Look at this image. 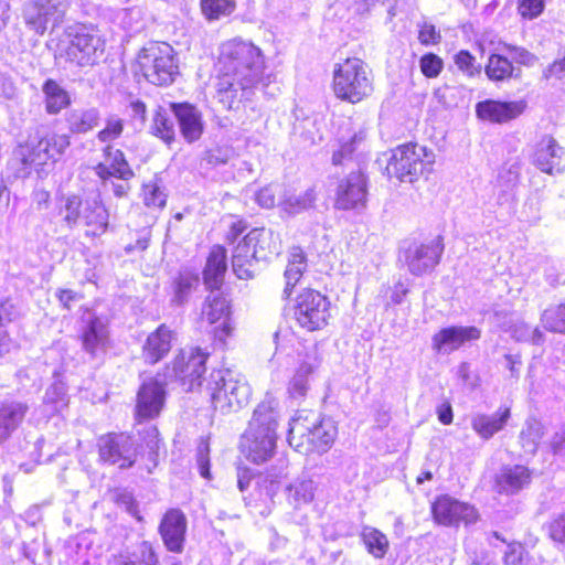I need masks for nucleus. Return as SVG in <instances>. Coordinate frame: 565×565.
Segmentation results:
<instances>
[{
    "instance_id": "nucleus-2",
    "label": "nucleus",
    "mask_w": 565,
    "mask_h": 565,
    "mask_svg": "<svg viewBox=\"0 0 565 565\" xmlns=\"http://www.w3.org/2000/svg\"><path fill=\"white\" fill-rule=\"evenodd\" d=\"M278 412L273 401H263L254 409L248 427L242 436L241 449L255 463L267 461L275 452Z\"/></svg>"
},
{
    "instance_id": "nucleus-63",
    "label": "nucleus",
    "mask_w": 565,
    "mask_h": 565,
    "mask_svg": "<svg viewBox=\"0 0 565 565\" xmlns=\"http://www.w3.org/2000/svg\"><path fill=\"white\" fill-rule=\"evenodd\" d=\"M440 35L433 24L424 23L420 26L418 40L422 44H435L439 41Z\"/></svg>"
},
{
    "instance_id": "nucleus-53",
    "label": "nucleus",
    "mask_w": 565,
    "mask_h": 565,
    "mask_svg": "<svg viewBox=\"0 0 565 565\" xmlns=\"http://www.w3.org/2000/svg\"><path fill=\"white\" fill-rule=\"evenodd\" d=\"M502 49L510 55L511 61L516 64L532 66L537 61V57L524 47L504 43Z\"/></svg>"
},
{
    "instance_id": "nucleus-32",
    "label": "nucleus",
    "mask_w": 565,
    "mask_h": 565,
    "mask_svg": "<svg viewBox=\"0 0 565 565\" xmlns=\"http://www.w3.org/2000/svg\"><path fill=\"white\" fill-rule=\"evenodd\" d=\"M487 77L492 82H503L519 77L521 70L513 65V62L502 53H491L484 66Z\"/></svg>"
},
{
    "instance_id": "nucleus-21",
    "label": "nucleus",
    "mask_w": 565,
    "mask_h": 565,
    "mask_svg": "<svg viewBox=\"0 0 565 565\" xmlns=\"http://www.w3.org/2000/svg\"><path fill=\"white\" fill-rule=\"evenodd\" d=\"M533 163L545 173H561L565 170V150L551 137H543L536 145Z\"/></svg>"
},
{
    "instance_id": "nucleus-37",
    "label": "nucleus",
    "mask_w": 565,
    "mask_h": 565,
    "mask_svg": "<svg viewBox=\"0 0 565 565\" xmlns=\"http://www.w3.org/2000/svg\"><path fill=\"white\" fill-rule=\"evenodd\" d=\"M307 267L306 256L300 247H292L289 252L288 265L285 270L286 286L284 294L289 297L292 288L300 280Z\"/></svg>"
},
{
    "instance_id": "nucleus-44",
    "label": "nucleus",
    "mask_w": 565,
    "mask_h": 565,
    "mask_svg": "<svg viewBox=\"0 0 565 565\" xmlns=\"http://www.w3.org/2000/svg\"><path fill=\"white\" fill-rule=\"evenodd\" d=\"M541 322L551 332L565 333V302L544 310Z\"/></svg>"
},
{
    "instance_id": "nucleus-41",
    "label": "nucleus",
    "mask_w": 565,
    "mask_h": 565,
    "mask_svg": "<svg viewBox=\"0 0 565 565\" xmlns=\"http://www.w3.org/2000/svg\"><path fill=\"white\" fill-rule=\"evenodd\" d=\"M365 138L366 132L362 128L355 130L349 139L341 137L339 140L340 147L333 152L332 163L334 166L343 163L364 142Z\"/></svg>"
},
{
    "instance_id": "nucleus-3",
    "label": "nucleus",
    "mask_w": 565,
    "mask_h": 565,
    "mask_svg": "<svg viewBox=\"0 0 565 565\" xmlns=\"http://www.w3.org/2000/svg\"><path fill=\"white\" fill-rule=\"evenodd\" d=\"M338 428L330 418L312 411L298 412L289 423L288 443L300 454L327 452L333 445Z\"/></svg>"
},
{
    "instance_id": "nucleus-64",
    "label": "nucleus",
    "mask_w": 565,
    "mask_h": 565,
    "mask_svg": "<svg viewBox=\"0 0 565 565\" xmlns=\"http://www.w3.org/2000/svg\"><path fill=\"white\" fill-rule=\"evenodd\" d=\"M543 76L548 79L555 77L562 79L565 77V56L550 64L544 71Z\"/></svg>"
},
{
    "instance_id": "nucleus-25",
    "label": "nucleus",
    "mask_w": 565,
    "mask_h": 565,
    "mask_svg": "<svg viewBox=\"0 0 565 565\" xmlns=\"http://www.w3.org/2000/svg\"><path fill=\"white\" fill-rule=\"evenodd\" d=\"M84 322L85 327L82 333L83 348L92 356H96L99 352L106 350L108 343L107 322L90 313L84 319Z\"/></svg>"
},
{
    "instance_id": "nucleus-18",
    "label": "nucleus",
    "mask_w": 565,
    "mask_h": 565,
    "mask_svg": "<svg viewBox=\"0 0 565 565\" xmlns=\"http://www.w3.org/2000/svg\"><path fill=\"white\" fill-rule=\"evenodd\" d=\"M366 196L367 184L365 175L360 171L352 172L339 182L335 207L340 210L364 207Z\"/></svg>"
},
{
    "instance_id": "nucleus-50",
    "label": "nucleus",
    "mask_w": 565,
    "mask_h": 565,
    "mask_svg": "<svg viewBox=\"0 0 565 565\" xmlns=\"http://www.w3.org/2000/svg\"><path fill=\"white\" fill-rule=\"evenodd\" d=\"M124 131V120L117 116L106 119L105 128L97 134L98 141L108 143L118 139Z\"/></svg>"
},
{
    "instance_id": "nucleus-59",
    "label": "nucleus",
    "mask_w": 565,
    "mask_h": 565,
    "mask_svg": "<svg viewBox=\"0 0 565 565\" xmlns=\"http://www.w3.org/2000/svg\"><path fill=\"white\" fill-rule=\"evenodd\" d=\"M543 10V0H519V12L524 18L533 19Z\"/></svg>"
},
{
    "instance_id": "nucleus-24",
    "label": "nucleus",
    "mask_w": 565,
    "mask_h": 565,
    "mask_svg": "<svg viewBox=\"0 0 565 565\" xmlns=\"http://www.w3.org/2000/svg\"><path fill=\"white\" fill-rule=\"evenodd\" d=\"M103 152L104 161L99 162L95 167V172L100 179L107 180L110 177H115L120 180L128 181L134 177V172L126 161L121 150L107 145Z\"/></svg>"
},
{
    "instance_id": "nucleus-19",
    "label": "nucleus",
    "mask_w": 565,
    "mask_h": 565,
    "mask_svg": "<svg viewBox=\"0 0 565 565\" xmlns=\"http://www.w3.org/2000/svg\"><path fill=\"white\" fill-rule=\"evenodd\" d=\"M188 521L179 509L168 510L159 525V533L168 551L182 553L185 542Z\"/></svg>"
},
{
    "instance_id": "nucleus-4",
    "label": "nucleus",
    "mask_w": 565,
    "mask_h": 565,
    "mask_svg": "<svg viewBox=\"0 0 565 565\" xmlns=\"http://www.w3.org/2000/svg\"><path fill=\"white\" fill-rule=\"evenodd\" d=\"M206 390L213 407L223 414L239 411L248 404L252 396V388L245 376L227 369L213 371Z\"/></svg>"
},
{
    "instance_id": "nucleus-61",
    "label": "nucleus",
    "mask_w": 565,
    "mask_h": 565,
    "mask_svg": "<svg viewBox=\"0 0 565 565\" xmlns=\"http://www.w3.org/2000/svg\"><path fill=\"white\" fill-rule=\"evenodd\" d=\"M524 548L520 544H510L504 553L503 562L505 565H522Z\"/></svg>"
},
{
    "instance_id": "nucleus-22",
    "label": "nucleus",
    "mask_w": 565,
    "mask_h": 565,
    "mask_svg": "<svg viewBox=\"0 0 565 565\" xmlns=\"http://www.w3.org/2000/svg\"><path fill=\"white\" fill-rule=\"evenodd\" d=\"M525 109L522 100L500 102L487 99L476 105L478 118L495 124H503L520 116Z\"/></svg>"
},
{
    "instance_id": "nucleus-42",
    "label": "nucleus",
    "mask_w": 565,
    "mask_h": 565,
    "mask_svg": "<svg viewBox=\"0 0 565 565\" xmlns=\"http://www.w3.org/2000/svg\"><path fill=\"white\" fill-rule=\"evenodd\" d=\"M150 129L154 136L162 139L166 143H170L174 140V124L167 110L161 107L156 110Z\"/></svg>"
},
{
    "instance_id": "nucleus-51",
    "label": "nucleus",
    "mask_w": 565,
    "mask_h": 565,
    "mask_svg": "<svg viewBox=\"0 0 565 565\" xmlns=\"http://www.w3.org/2000/svg\"><path fill=\"white\" fill-rule=\"evenodd\" d=\"M512 335L518 341H531L534 344H539L543 341V333L537 328L532 329L523 321L514 323L512 327Z\"/></svg>"
},
{
    "instance_id": "nucleus-28",
    "label": "nucleus",
    "mask_w": 565,
    "mask_h": 565,
    "mask_svg": "<svg viewBox=\"0 0 565 565\" xmlns=\"http://www.w3.org/2000/svg\"><path fill=\"white\" fill-rule=\"evenodd\" d=\"M109 212L103 204L99 194H95L84 201L82 220L90 231L87 235L98 236L106 233L108 228Z\"/></svg>"
},
{
    "instance_id": "nucleus-10",
    "label": "nucleus",
    "mask_w": 565,
    "mask_h": 565,
    "mask_svg": "<svg viewBox=\"0 0 565 565\" xmlns=\"http://www.w3.org/2000/svg\"><path fill=\"white\" fill-rule=\"evenodd\" d=\"M294 317L302 329L317 331L324 328L331 317L329 299L313 289H305L296 298Z\"/></svg>"
},
{
    "instance_id": "nucleus-16",
    "label": "nucleus",
    "mask_w": 565,
    "mask_h": 565,
    "mask_svg": "<svg viewBox=\"0 0 565 565\" xmlns=\"http://www.w3.org/2000/svg\"><path fill=\"white\" fill-rule=\"evenodd\" d=\"M166 382L157 377H151L142 382L136 398V417L141 419H152L157 417L163 408L166 402Z\"/></svg>"
},
{
    "instance_id": "nucleus-6",
    "label": "nucleus",
    "mask_w": 565,
    "mask_h": 565,
    "mask_svg": "<svg viewBox=\"0 0 565 565\" xmlns=\"http://www.w3.org/2000/svg\"><path fill=\"white\" fill-rule=\"evenodd\" d=\"M435 163V154L417 143L402 145L392 151L386 166L390 178L401 182H414L418 177L429 173Z\"/></svg>"
},
{
    "instance_id": "nucleus-31",
    "label": "nucleus",
    "mask_w": 565,
    "mask_h": 565,
    "mask_svg": "<svg viewBox=\"0 0 565 565\" xmlns=\"http://www.w3.org/2000/svg\"><path fill=\"white\" fill-rule=\"evenodd\" d=\"M227 269L226 250L216 245L210 252L206 266L203 271L204 284L209 289H220Z\"/></svg>"
},
{
    "instance_id": "nucleus-46",
    "label": "nucleus",
    "mask_w": 565,
    "mask_h": 565,
    "mask_svg": "<svg viewBox=\"0 0 565 565\" xmlns=\"http://www.w3.org/2000/svg\"><path fill=\"white\" fill-rule=\"evenodd\" d=\"M315 200L313 190H307L300 194H290L286 196L280 204L286 212L296 214L311 207Z\"/></svg>"
},
{
    "instance_id": "nucleus-15",
    "label": "nucleus",
    "mask_w": 565,
    "mask_h": 565,
    "mask_svg": "<svg viewBox=\"0 0 565 565\" xmlns=\"http://www.w3.org/2000/svg\"><path fill=\"white\" fill-rule=\"evenodd\" d=\"M99 456L104 461L118 465L120 468L131 467L136 461L137 450L134 439L126 434H109L100 437Z\"/></svg>"
},
{
    "instance_id": "nucleus-35",
    "label": "nucleus",
    "mask_w": 565,
    "mask_h": 565,
    "mask_svg": "<svg viewBox=\"0 0 565 565\" xmlns=\"http://www.w3.org/2000/svg\"><path fill=\"white\" fill-rule=\"evenodd\" d=\"M546 434L545 426L535 418H527L520 431L519 444L524 452L534 455Z\"/></svg>"
},
{
    "instance_id": "nucleus-14",
    "label": "nucleus",
    "mask_w": 565,
    "mask_h": 565,
    "mask_svg": "<svg viewBox=\"0 0 565 565\" xmlns=\"http://www.w3.org/2000/svg\"><path fill=\"white\" fill-rule=\"evenodd\" d=\"M230 316L231 305L227 298L218 289H210L202 306L201 318L209 324L220 322V327L214 329V338L222 344H225L226 339L233 333Z\"/></svg>"
},
{
    "instance_id": "nucleus-39",
    "label": "nucleus",
    "mask_w": 565,
    "mask_h": 565,
    "mask_svg": "<svg viewBox=\"0 0 565 565\" xmlns=\"http://www.w3.org/2000/svg\"><path fill=\"white\" fill-rule=\"evenodd\" d=\"M315 367L312 363L307 361L300 363L288 384V394L290 397L298 399L307 395L309 391V376L312 374Z\"/></svg>"
},
{
    "instance_id": "nucleus-36",
    "label": "nucleus",
    "mask_w": 565,
    "mask_h": 565,
    "mask_svg": "<svg viewBox=\"0 0 565 565\" xmlns=\"http://www.w3.org/2000/svg\"><path fill=\"white\" fill-rule=\"evenodd\" d=\"M45 109L49 114H58L71 104L68 93L54 79H47L42 87Z\"/></svg>"
},
{
    "instance_id": "nucleus-52",
    "label": "nucleus",
    "mask_w": 565,
    "mask_h": 565,
    "mask_svg": "<svg viewBox=\"0 0 565 565\" xmlns=\"http://www.w3.org/2000/svg\"><path fill=\"white\" fill-rule=\"evenodd\" d=\"M256 263L257 262H255V259L243 257L242 254L233 252L232 267L233 271L239 279L250 278Z\"/></svg>"
},
{
    "instance_id": "nucleus-48",
    "label": "nucleus",
    "mask_w": 565,
    "mask_h": 565,
    "mask_svg": "<svg viewBox=\"0 0 565 565\" xmlns=\"http://www.w3.org/2000/svg\"><path fill=\"white\" fill-rule=\"evenodd\" d=\"M143 202L149 207H163L167 194L158 181L153 180L143 185Z\"/></svg>"
},
{
    "instance_id": "nucleus-29",
    "label": "nucleus",
    "mask_w": 565,
    "mask_h": 565,
    "mask_svg": "<svg viewBox=\"0 0 565 565\" xmlns=\"http://www.w3.org/2000/svg\"><path fill=\"white\" fill-rule=\"evenodd\" d=\"M511 417L510 408H499L493 414L478 413L471 417V427L482 439L488 440L501 431Z\"/></svg>"
},
{
    "instance_id": "nucleus-12",
    "label": "nucleus",
    "mask_w": 565,
    "mask_h": 565,
    "mask_svg": "<svg viewBox=\"0 0 565 565\" xmlns=\"http://www.w3.org/2000/svg\"><path fill=\"white\" fill-rule=\"evenodd\" d=\"M209 353L200 348L182 350L172 361V366H167V379L178 380L186 391H192L201 385L202 375L205 373V362Z\"/></svg>"
},
{
    "instance_id": "nucleus-33",
    "label": "nucleus",
    "mask_w": 565,
    "mask_h": 565,
    "mask_svg": "<svg viewBox=\"0 0 565 565\" xmlns=\"http://www.w3.org/2000/svg\"><path fill=\"white\" fill-rule=\"evenodd\" d=\"M249 242L256 247L257 257L266 260L273 255H278L281 248V241L277 233L267 228H253L249 231Z\"/></svg>"
},
{
    "instance_id": "nucleus-47",
    "label": "nucleus",
    "mask_w": 565,
    "mask_h": 565,
    "mask_svg": "<svg viewBox=\"0 0 565 565\" xmlns=\"http://www.w3.org/2000/svg\"><path fill=\"white\" fill-rule=\"evenodd\" d=\"M44 403L51 405V412H60L67 405L66 387L62 382L50 385L44 395Z\"/></svg>"
},
{
    "instance_id": "nucleus-55",
    "label": "nucleus",
    "mask_w": 565,
    "mask_h": 565,
    "mask_svg": "<svg viewBox=\"0 0 565 565\" xmlns=\"http://www.w3.org/2000/svg\"><path fill=\"white\" fill-rule=\"evenodd\" d=\"M455 63L460 71L468 76H473L480 73V65L476 64V58L468 51H460L455 55Z\"/></svg>"
},
{
    "instance_id": "nucleus-62",
    "label": "nucleus",
    "mask_w": 565,
    "mask_h": 565,
    "mask_svg": "<svg viewBox=\"0 0 565 565\" xmlns=\"http://www.w3.org/2000/svg\"><path fill=\"white\" fill-rule=\"evenodd\" d=\"M548 447L554 456L565 458V427L553 435Z\"/></svg>"
},
{
    "instance_id": "nucleus-56",
    "label": "nucleus",
    "mask_w": 565,
    "mask_h": 565,
    "mask_svg": "<svg viewBox=\"0 0 565 565\" xmlns=\"http://www.w3.org/2000/svg\"><path fill=\"white\" fill-rule=\"evenodd\" d=\"M550 539L565 547V512L555 516L547 525Z\"/></svg>"
},
{
    "instance_id": "nucleus-23",
    "label": "nucleus",
    "mask_w": 565,
    "mask_h": 565,
    "mask_svg": "<svg viewBox=\"0 0 565 565\" xmlns=\"http://www.w3.org/2000/svg\"><path fill=\"white\" fill-rule=\"evenodd\" d=\"M177 333L168 326L161 324L151 332L142 345V359L147 364H156L170 352Z\"/></svg>"
},
{
    "instance_id": "nucleus-7",
    "label": "nucleus",
    "mask_w": 565,
    "mask_h": 565,
    "mask_svg": "<svg viewBox=\"0 0 565 565\" xmlns=\"http://www.w3.org/2000/svg\"><path fill=\"white\" fill-rule=\"evenodd\" d=\"M137 72L157 86L173 83L178 75V64L172 46L154 43L143 47L137 56Z\"/></svg>"
},
{
    "instance_id": "nucleus-17",
    "label": "nucleus",
    "mask_w": 565,
    "mask_h": 565,
    "mask_svg": "<svg viewBox=\"0 0 565 565\" xmlns=\"http://www.w3.org/2000/svg\"><path fill=\"white\" fill-rule=\"evenodd\" d=\"M431 512L437 523L447 526L458 525L460 522L471 524L478 519V513L472 505L449 495L439 497L433 503Z\"/></svg>"
},
{
    "instance_id": "nucleus-49",
    "label": "nucleus",
    "mask_w": 565,
    "mask_h": 565,
    "mask_svg": "<svg viewBox=\"0 0 565 565\" xmlns=\"http://www.w3.org/2000/svg\"><path fill=\"white\" fill-rule=\"evenodd\" d=\"M64 220L70 226H75L82 220L84 202L78 195L72 194L65 199Z\"/></svg>"
},
{
    "instance_id": "nucleus-40",
    "label": "nucleus",
    "mask_w": 565,
    "mask_h": 565,
    "mask_svg": "<svg viewBox=\"0 0 565 565\" xmlns=\"http://www.w3.org/2000/svg\"><path fill=\"white\" fill-rule=\"evenodd\" d=\"M199 285V277L190 271H182L173 282L172 302L183 305L188 301L192 290Z\"/></svg>"
},
{
    "instance_id": "nucleus-58",
    "label": "nucleus",
    "mask_w": 565,
    "mask_h": 565,
    "mask_svg": "<svg viewBox=\"0 0 565 565\" xmlns=\"http://www.w3.org/2000/svg\"><path fill=\"white\" fill-rule=\"evenodd\" d=\"M278 186L268 185L263 189H260L255 194V201L259 204V206L265 209H271L276 204V193H277Z\"/></svg>"
},
{
    "instance_id": "nucleus-8",
    "label": "nucleus",
    "mask_w": 565,
    "mask_h": 565,
    "mask_svg": "<svg viewBox=\"0 0 565 565\" xmlns=\"http://www.w3.org/2000/svg\"><path fill=\"white\" fill-rule=\"evenodd\" d=\"M67 135L47 134L39 140H29L14 150V161L22 164V175L30 173L32 166H44L50 160L56 161L60 156L70 147Z\"/></svg>"
},
{
    "instance_id": "nucleus-26",
    "label": "nucleus",
    "mask_w": 565,
    "mask_h": 565,
    "mask_svg": "<svg viewBox=\"0 0 565 565\" xmlns=\"http://www.w3.org/2000/svg\"><path fill=\"white\" fill-rule=\"evenodd\" d=\"M532 480V471L523 465L504 466L495 477L499 493L516 494Z\"/></svg>"
},
{
    "instance_id": "nucleus-60",
    "label": "nucleus",
    "mask_w": 565,
    "mask_h": 565,
    "mask_svg": "<svg viewBox=\"0 0 565 565\" xmlns=\"http://www.w3.org/2000/svg\"><path fill=\"white\" fill-rule=\"evenodd\" d=\"M209 445L202 441L198 447L196 461L202 477L210 478Z\"/></svg>"
},
{
    "instance_id": "nucleus-11",
    "label": "nucleus",
    "mask_w": 565,
    "mask_h": 565,
    "mask_svg": "<svg viewBox=\"0 0 565 565\" xmlns=\"http://www.w3.org/2000/svg\"><path fill=\"white\" fill-rule=\"evenodd\" d=\"M70 8V0H29L23 8L28 28L43 35L49 25H60Z\"/></svg>"
},
{
    "instance_id": "nucleus-57",
    "label": "nucleus",
    "mask_w": 565,
    "mask_h": 565,
    "mask_svg": "<svg viewBox=\"0 0 565 565\" xmlns=\"http://www.w3.org/2000/svg\"><path fill=\"white\" fill-rule=\"evenodd\" d=\"M259 498L263 501L271 500L273 497L279 490L278 481L270 479L268 476L262 477L259 481H257Z\"/></svg>"
},
{
    "instance_id": "nucleus-43",
    "label": "nucleus",
    "mask_w": 565,
    "mask_h": 565,
    "mask_svg": "<svg viewBox=\"0 0 565 565\" xmlns=\"http://www.w3.org/2000/svg\"><path fill=\"white\" fill-rule=\"evenodd\" d=\"M362 540L369 551L376 558H382L388 548V540L379 530L374 527H364L362 531Z\"/></svg>"
},
{
    "instance_id": "nucleus-9",
    "label": "nucleus",
    "mask_w": 565,
    "mask_h": 565,
    "mask_svg": "<svg viewBox=\"0 0 565 565\" xmlns=\"http://www.w3.org/2000/svg\"><path fill=\"white\" fill-rule=\"evenodd\" d=\"M67 44L61 51V57L78 67L93 66L104 53V42L94 30L79 25L67 32Z\"/></svg>"
},
{
    "instance_id": "nucleus-54",
    "label": "nucleus",
    "mask_w": 565,
    "mask_h": 565,
    "mask_svg": "<svg viewBox=\"0 0 565 565\" xmlns=\"http://www.w3.org/2000/svg\"><path fill=\"white\" fill-rule=\"evenodd\" d=\"M422 73L429 78L437 77L443 70V60L436 54L428 53L420 58Z\"/></svg>"
},
{
    "instance_id": "nucleus-38",
    "label": "nucleus",
    "mask_w": 565,
    "mask_h": 565,
    "mask_svg": "<svg viewBox=\"0 0 565 565\" xmlns=\"http://www.w3.org/2000/svg\"><path fill=\"white\" fill-rule=\"evenodd\" d=\"M316 483L311 479H296L287 487V499L295 508L310 503L315 498Z\"/></svg>"
},
{
    "instance_id": "nucleus-30",
    "label": "nucleus",
    "mask_w": 565,
    "mask_h": 565,
    "mask_svg": "<svg viewBox=\"0 0 565 565\" xmlns=\"http://www.w3.org/2000/svg\"><path fill=\"white\" fill-rule=\"evenodd\" d=\"M28 404L19 401L0 403V444L6 441L23 422Z\"/></svg>"
},
{
    "instance_id": "nucleus-5",
    "label": "nucleus",
    "mask_w": 565,
    "mask_h": 565,
    "mask_svg": "<svg viewBox=\"0 0 565 565\" xmlns=\"http://www.w3.org/2000/svg\"><path fill=\"white\" fill-rule=\"evenodd\" d=\"M333 92L341 100L356 104L373 92L372 78L365 63L349 57L334 65Z\"/></svg>"
},
{
    "instance_id": "nucleus-27",
    "label": "nucleus",
    "mask_w": 565,
    "mask_h": 565,
    "mask_svg": "<svg viewBox=\"0 0 565 565\" xmlns=\"http://www.w3.org/2000/svg\"><path fill=\"white\" fill-rule=\"evenodd\" d=\"M171 107L184 139L188 142L198 140L203 132V121L200 110L186 103L172 104Z\"/></svg>"
},
{
    "instance_id": "nucleus-13",
    "label": "nucleus",
    "mask_w": 565,
    "mask_h": 565,
    "mask_svg": "<svg viewBox=\"0 0 565 565\" xmlns=\"http://www.w3.org/2000/svg\"><path fill=\"white\" fill-rule=\"evenodd\" d=\"M444 246L440 237L427 242H412L402 252V259L411 274L420 276L439 263Z\"/></svg>"
},
{
    "instance_id": "nucleus-20",
    "label": "nucleus",
    "mask_w": 565,
    "mask_h": 565,
    "mask_svg": "<svg viewBox=\"0 0 565 565\" xmlns=\"http://www.w3.org/2000/svg\"><path fill=\"white\" fill-rule=\"evenodd\" d=\"M481 337V331L473 326H454L441 329L434 334L431 347L438 354H449L465 343L476 341Z\"/></svg>"
},
{
    "instance_id": "nucleus-1",
    "label": "nucleus",
    "mask_w": 565,
    "mask_h": 565,
    "mask_svg": "<svg viewBox=\"0 0 565 565\" xmlns=\"http://www.w3.org/2000/svg\"><path fill=\"white\" fill-rule=\"evenodd\" d=\"M220 76L217 96L226 108L236 100L248 98L249 94L270 83V75H264V58L253 43L233 39L220 49Z\"/></svg>"
},
{
    "instance_id": "nucleus-34",
    "label": "nucleus",
    "mask_w": 565,
    "mask_h": 565,
    "mask_svg": "<svg viewBox=\"0 0 565 565\" xmlns=\"http://www.w3.org/2000/svg\"><path fill=\"white\" fill-rule=\"evenodd\" d=\"M100 121V113L97 108H77L66 116V122L72 134L83 135L95 129Z\"/></svg>"
},
{
    "instance_id": "nucleus-45",
    "label": "nucleus",
    "mask_w": 565,
    "mask_h": 565,
    "mask_svg": "<svg viewBox=\"0 0 565 565\" xmlns=\"http://www.w3.org/2000/svg\"><path fill=\"white\" fill-rule=\"evenodd\" d=\"M201 10L207 20H218L235 10V2L232 0H201Z\"/></svg>"
}]
</instances>
